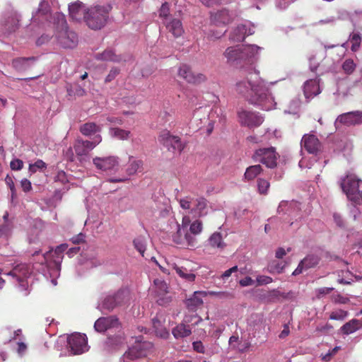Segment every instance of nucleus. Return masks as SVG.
Returning <instances> with one entry per match:
<instances>
[{
  "instance_id": "obj_1",
  "label": "nucleus",
  "mask_w": 362,
  "mask_h": 362,
  "mask_svg": "<svg viewBox=\"0 0 362 362\" xmlns=\"http://www.w3.org/2000/svg\"><path fill=\"white\" fill-rule=\"evenodd\" d=\"M235 88L250 104L263 110H269L275 105L268 86L258 73H249L246 78L236 83Z\"/></svg>"
},
{
  "instance_id": "obj_2",
  "label": "nucleus",
  "mask_w": 362,
  "mask_h": 362,
  "mask_svg": "<svg viewBox=\"0 0 362 362\" xmlns=\"http://www.w3.org/2000/svg\"><path fill=\"white\" fill-rule=\"evenodd\" d=\"M32 19L35 23H42L44 20L53 25L56 31V37L58 42L64 48H74L78 42V37L76 33L68 29L66 21L63 13L56 12L50 13V6L47 1L42 0L37 11L33 16Z\"/></svg>"
},
{
  "instance_id": "obj_3",
  "label": "nucleus",
  "mask_w": 362,
  "mask_h": 362,
  "mask_svg": "<svg viewBox=\"0 0 362 362\" xmlns=\"http://www.w3.org/2000/svg\"><path fill=\"white\" fill-rule=\"evenodd\" d=\"M259 47L256 45H237L228 47L223 52L227 62L240 64L250 63L251 59L257 54Z\"/></svg>"
},
{
  "instance_id": "obj_4",
  "label": "nucleus",
  "mask_w": 362,
  "mask_h": 362,
  "mask_svg": "<svg viewBox=\"0 0 362 362\" xmlns=\"http://www.w3.org/2000/svg\"><path fill=\"white\" fill-rule=\"evenodd\" d=\"M112 8L110 4L95 5L89 8L84 16L88 26L93 30L101 29L106 24Z\"/></svg>"
},
{
  "instance_id": "obj_5",
  "label": "nucleus",
  "mask_w": 362,
  "mask_h": 362,
  "mask_svg": "<svg viewBox=\"0 0 362 362\" xmlns=\"http://www.w3.org/2000/svg\"><path fill=\"white\" fill-rule=\"evenodd\" d=\"M129 293L127 290L119 289L113 294L104 298L100 304L102 311L112 312L115 308L127 305L129 303Z\"/></svg>"
},
{
  "instance_id": "obj_6",
  "label": "nucleus",
  "mask_w": 362,
  "mask_h": 362,
  "mask_svg": "<svg viewBox=\"0 0 362 362\" xmlns=\"http://www.w3.org/2000/svg\"><path fill=\"white\" fill-rule=\"evenodd\" d=\"M361 182L362 180L354 174H348L341 179L340 183L341 189L350 201H357L358 194L361 192L359 190Z\"/></svg>"
},
{
  "instance_id": "obj_7",
  "label": "nucleus",
  "mask_w": 362,
  "mask_h": 362,
  "mask_svg": "<svg viewBox=\"0 0 362 362\" xmlns=\"http://www.w3.org/2000/svg\"><path fill=\"white\" fill-rule=\"evenodd\" d=\"M153 345L151 342L137 341L123 355L124 362H130L137 358L146 357L151 352Z\"/></svg>"
},
{
  "instance_id": "obj_8",
  "label": "nucleus",
  "mask_w": 362,
  "mask_h": 362,
  "mask_svg": "<svg viewBox=\"0 0 362 362\" xmlns=\"http://www.w3.org/2000/svg\"><path fill=\"white\" fill-rule=\"evenodd\" d=\"M278 153L274 147L260 148L254 152L252 159L265 165L269 168H274L277 165Z\"/></svg>"
},
{
  "instance_id": "obj_9",
  "label": "nucleus",
  "mask_w": 362,
  "mask_h": 362,
  "mask_svg": "<svg viewBox=\"0 0 362 362\" xmlns=\"http://www.w3.org/2000/svg\"><path fill=\"white\" fill-rule=\"evenodd\" d=\"M202 321V319L197 315L186 316L181 323L173 329L172 333L175 339L189 337L192 334V327Z\"/></svg>"
},
{
  "instance_id": "obj_10",
  "label": "nucleus",
  "mask_w": 362,
  "mask_h": 362,
  "mask_svg": "<svg viewBox=\"0 0 362 362\" xmlns=\"http://www.w3.org/2000/svg\"><path fill=\"white\" fill-rule=\"evenodd\" d=\"M158 140L160 144L168 148L169 151H173V152L177 151L180 153L182 152L187 146V143L182 142L179 136L172 135L166 129L160 133Z\"/></svg>"
},
{
  "instance_id": "obj_11",
  "label": "nucleus",
  "mask_w": 362,
  "mask_h": 362,
  "mask_svg": "<svg viewBox=\"0 0 362 362\" xmlns=\"http://www.w3.org/2000/svg\"><path fill=\"white\" fill-rule=\"evenodd\" d=\"M67 349L71 355H79L88 351L86 334L75 333L67 339Z\"/></svg>"
},
{
  "instance_id": "obj_12",
  "label": "nucleus",
  "mask_w": 362,
  "mask_h": 362,
  "mask_svg": "<svg viewBox=\"0 0 362 362\" xmlns=\"http://www.w3.org/2000/svg\"><path fill=\"white\" fill-rule=\"evenodd\" d=\"M177 76L187 83L193 85H199L206 81V76L204 74L193 71L189 66L185 64L179 66Z\"/></svg>"
},
{
  "instance_id": "obj_13",
  "label": "nucleus",
  "mask_w": 362,
  "mask_h": 362,
  "mask_svg": "<svg viewBox=\"0 0 362 362\" xmlns=\"http://www.w3.org/2000/svg\"><path fill=\"white\" fill-rule=\"evenodd\" d=\"M31 274L29 266L26 264H17L13 269L6 274L11 276L13 279L18 282L22 291H26L28 286L27 279Z\"/></svg>"
},
{
  "instance_id": "obj_14",
  "label": "nucleus",
  "mask_w": 362,
  "mask_h": 362,
  "mask_svg": "<svg viewBox=\"0 0 362 362\" xmlns=\"http://www.w3.org/2000/svg\"><path fill=\"white\" fill-rule=\"evenodd\" d=\"M152 289L158 305L165 306L171 302L172 298L168 296V286L165 281L160 279H155Z\"/></svg>"
},
{
  "instance_id": "obj_15",
  "label": "nucleus",
  "mask_w": 362,
  "mask_h": 362,
  "mask_svg": "<svg viewBox=\"0 0 362 362\" xmlns=\"http://www.w3.org/2000/svg\"><path fill=\"white\" fill-rule=\"evenodd\" d=\"M241 125L249 128L259 127L263 122V118L256 112L242 110L238 112Z\"/></svg>"
},
{
  "instance_id": "obj_16",
  "label": "nucleus",
  "mask_w": 362,
  "mask_h": 362,
  "mask_svg": "<svg viewBox=\"0 0 362 362\" xmlns=\"http://www.w3.org/2000/svg\"><path fill=\"white\" fill-rule=\"evenodd\" d=\"M2 26L6 33H15L21 26V15L16 11L7 12L4 16Z\"/></svg>"
},
{
  "instance_id": "obj_17",
  "label": "nucleus",
  "mask_w": 362,
  "mask_h": 362,
  "mask_svg": "<svg viewBox=\"0 0 362 362\" xmlns=\"http://www.w3.org/2000/svg\"><path fill=\"white\" fill-rule=\"evenodd\" d=\"M336 123L350 127L362 124V111H353L338 116Z\"/></svg>"
},
{
  "instance_id": "obj_18",
  "label": "nucleus",
  "mask_w": 362,
  "mask_h": 362,
  "mask_svg": "<svg viewBox=\"0 0 362 362\" xmlns=\"http://www.w3.org/2000/svg\"><path fill=\"white\" fill-rule=\"evenodd\" d=\"M93 163L98 170L103 171L114 170L119 164L118 158L113 156L95 157L93 159Z\"/></svg>"
},
{
  "instance_id": "obj_19",
  "label": "nucleus",
  "mask_w": 362,
  "mask_h": 362,
  "mask_svg": "<svg viewBox=\"0 0 362 362\" xmlns=\"http://www.w3.org/2000/svg\"><path fill=\"white\" fill-rule=\"evenodd\" d=\"M173 240L175 243L180 245L194 246L196 243V238L186 230L180 228V225L177 224V230L173 235Z\"/></svg>"
},
{
  "instance_id": "obj_20",
  "label": "nucleus",
  "mask_w": 362,
  "mask_h": 362,
  "mask_svg": "<svg viewBox=\"0 0 362 362\" xmlns=\"http://www.w3.org/2000/svg\"><path fill=\"white\" fill-rule=\"evenodd\" d=\"M301 146L309 153L317 154L320 151L322 144L314 134H305L301 139Z\"/></svg>"
},
{
  "instance_id": "obj_21",
  "label": "nucleus",
  "mask_w": 362,
  "mask_h": 362,
  "mask_svg": "<svg viewBox=\"0 0 362 362\" xmlns=\"http://www.w3.org/2000/svg\"><path fill=\"white\" fill-rule=\"evenodd\" d=\"M320 258L316 255H308L298 264L297 268L293 271L292 275L297 276L310 268L316 267L320 262Z\"/></svg>"
},
{
  "instance_id": "obj_22",
  "label": "nucleus",
  "mask_w": 362,
  "mask_h": 362,
  "mask_svg": "<svg viewBox=\"0 0 362 362\" xmlns=\"http://www.w3.org/2000/svg\"><path fill=\"white\" fill-rule=\"evenodd\" d=\"M119 325V320L115 316L102 317L98 319L94 325L97 332H104L107 329Z\"/></svg>"
},
{
  "instance_id": "obj_23",
  "label": "nucleus",
  "mask_w": 362,
  "mask_h": 362,
  "mask_svg": "<svg viewBox=\"0 0 362 362\" xmlns=\"http://www.w3.org/2000/svg\"><path fill=\"white\" fill-rule=\"evenodd\" d=\"M152 323L156 336L163 339H167L169 337L170 334L165 327V319L162 315H157L152 320Z\"/></svg>"
},
{
  "instance_id": "obj_24",
  "label": "nucleus",
  "mask_w": 362,
  "mask_h": 362,
  "mask_svg": "<svg viewBox=\"0 0 362 362\" xmlns=\"http://www.w3.org/2000/svg\"><path fill=\"white\" fill-rule=\"evenodd\" d=\"M169 33L175 37H180L184 33V29L180 20L170 18L168 21H163Z\"/></svg>"
},
{
  "instance_id": "obj_25",
  "label": "nucleus",
  "mask_w": 362,
  "mask_h": 362,
  "mask_svg": "<svg viewBox=\"0 0 362 362\" xmlns=\"http://www.w3.org/2000/svg\"><path fill=\"white\" fill-rule=\"evenodd\" d=\"M35 61L36 58L34 57H18L13 59L12 66L18 71H25L29 69Z\"/></svg>"
},
{
  "instance_id": "obj_26",
  "label": "nucleus",
  "mask_w": 362,
  "mask_h": 362,
  "mask_svg": "<svg viewBox=\"0 0 362 362\" xmlns=\"http://www.w3.org/2000/svg\"><path fill=\"white\" fill-rule=\"evenodd\" d=\"M74 148L77 156H86L90 151L93 149V145H92L90 141L78 139L74 144Z\"/></svg>"
},
{
  "instance_id": "obj_27",
  "label": "nucleus",
  "mask_w": 362,
  "mask_h": 362,
  "mask_svg": "<svg viewBox=\"0 0 362 362\" xmlns=\"http://www.w3.org/2000/svg\"><path fill=\"white\" fill-rule=\"evenodd\" d=\"M69 11L70 17L75 21H80L84 19L86 10L82 3L75 2L69 6Z\"/></svg>"
},
{
  "instance_id": "obj_28",
  "label": "nucleus",
  "mask_w": 362,
  "mask_h": 362,
  "mask_svg": "<svg viewBox=\"0 0 362 362\" xmlns=\"http://www.w3.org/2000/svg\"><path fill=\"white\" fill-rule=\"evenodd\" d=\"M303 90L305 98H313L320 93V85L316 80H308L304 84Z\"/></svg>"
},
{
  "instance_id": "obj_29",
  "label": "nucleus",
  "mask_w": 362,
  "mask_h": 362,
  "mask_svg": "<svg viewBox=\"0 0 362 362\" xmlns=\"http://www.w3.org/2000/svg\"><path fill=\"white\" fill-rule=\"evenodd\" d=\"M95 58L100 61H110L112 62H120L122 60L120 55H117L115 52L110 49H107L101 53L96 54Z\"/></svg>"
},
{
  "instance_id": "obj_30",
  "label": "nucleus",
  "mask_w": 362,
  "mask_h": 362,
  "mask_svg": "<svg viewBox=\"0 0 362 362\" xmlns=\"http://www.w3.org/2000/svg\"><path fill=\"white\" fill-rule=\"evenodd\" d=\"M173 268L175 270L177 275H179V276L184 280L189 282H192L195 280L196 275L185 267L179 266L176 264H174L173 265Z\"/></svg>"
},
{
  "instance_id": "obj_31",
  "label": "nucleus",
  "mask_w": 362,
  "mask_h": 362,
  "mask_svg": "<svg viewBox=\"0 0 362 362\" xmlns=\"http://www.w3.org/2000/svg\"><path fill=\"white\" fill-rule=\"evenodd\" d=\"M199 295L206 296V292L204 291H195L194 296L187 299L186 300V306L190 310H196L198 307L203 304L202 299L199 296Z\"/></svg>"
},
{
  "instance_id": "obj_32",
  "label": "nucleus",
  "mask_w": 362,
  "mask_h": 362,
  "mask_svg": "<svg viewBox=\"0 0 362 362\" xmlns=\"http://www.w3.org/2000/svg\"><path fill=\"white\" fill-rule=\"evenodd\" d=\"M263 171L262 167L259 164L250 165L246 168L244 174V180L250 182L254 180Z\"/></svg>"
},
{
  "instance_id": "obj_33",
  "label": "nucleus",
  "mask_w": 362,
  "mask_h": 362,
  "mask_svg": "<svg viewBox=\"0 0 362 362\" xmlns=\"http://www.w3.org/2000/svg\"><path fill=\"white\" fill-rule=\"evenodd\" d=\"M247 33V28L244 25H239L231 32L230 39L234 42H243Z\"/></svg>"
},
{
  "instance_id": "obj_34",
  "label": "nucleus",
  "mask_w": 362,
  "mask_h": 362,
  "mask_svg": "<svg viewBox=\"0 0 362 362\" xmlns=\"http://www.w3.org/2000/svg\"><path fill=\"white\" fill-rule=\"evenodd\" d=\"M143 165L144 163L141 160L133 159L131 157L126 172L129 175H135L137 172H141L143 170Z\"/></svg>"
},
{
  "instance_id": "obj_35",
  "label": "nucleus",
  "mask_w": 362,
  "mask_h": 362,
  "mask_svg": "<svg viewBox=\"0 0 362 362\" xmlns=\"http://www.w3.org/2000/svg\"><path fill=\"white\" fill-rule=\"evenodd\" d=\"M80 132L85 136H90L100 132V127L94 122H87L80 127Z\"/></svg>"
},
{
  "instance_id": "obj_36",
  "label": "nucleus",
  "mask_w": 362,
  "mask_h": 362,
  "mask_svg": "<svg viewBox=\"0 0 362 362\" xmlns=\"http://www.w3.org/2000/svg\"><path fill=\"white\" fill-rule=\"evenodd\" d=\"M360 325L361 324L358 320L353 319L349 322L345 323L341 327V329L344 334H349L358 329Z\"/></svg>"
},
{
  "instance_id": "obj_37",
  "label": "nucleus",
  "mask_w": 362,
  "mask_h": 362,
  "mask_svg": "<svg viewBox=\"0 0 362 362\" xmlns=\"http://www.w3.org/2000/svg\"><path fill=\"white\" fill-rule=\"evenodd\" d=\"M349 42L351 44V49L352 52H357L361 43V35L359 32H352L349 37Z\"/></svg>"
},
{
  "instance_id": "obj_38",
  "label": "nucleus",
  "mask_w": 362,
  "mask_h": 362,
  "mask_svg": "<svg viewBox=\"0 0 362 362\" xmlns=\"http://www.w3.org/2000/svg\"><path fill=\"white\" fill-rule=\"evenodd\" d=\"M212 20L216 23L226 25L230 22V16L227 10H221L212 16Z\"/></svg>"
},
{
  "instance_id": "obj_39",
  "label": "nucleus",
  "mask_w": 362,
  "mask_h": 362,
  "mask_svg": "<svg viewBox=\"0 0 362 362\" xmlns=\"http://www.w3.org/2000/svg\"><path fill=\"white\" fill-rule=\"evenodd\" d=\"M209 243L213 247L223 249L226 246L225 243L223 242L222 235L220 233H213L209 239Z\"/></svg>"
},
{
  "instance_id": "obj_40",
  "label": "nucleus",
  "mask_w": 362,
  "mask_h": 362,
  "mask_svg": "<svg viewBox=\"0 0 362 362\" xmlns=\"http://www.w3.org/2000/svg\"><path fill=\"white\" fill-rule=\"evenodd\" d=\"M110 134L112 136L118 139L125 140L127 139L130 135V132L119 128H110Z\"/></svg>"
},
{
  "instance_id": "obj_41",
  "label": "nucleus",
  "mask_w": 362,
  "mask_h": 362,
  "mask_svg": "<svg viewBox=\"0 0 362 362\" xmlns=\"http://www.w3.org/2000/svg\"><path fill=\"white\" fill-rule=\"evenodd\" d=\"M286 263L284 261L279 262L277 260H272L269 263V272L280 274L286 267Z\"/></svg>"
},
{
  "instance_id": "obj_42",
  "label": "nucleus",
  "mask_w": 362,
  "mask_h": 362,
  "mask_svg": "<svg viewBox=\"0 0 362 362\" xmlns=\"http://www.w3.org/2000/svg\"><path fill=\"white\" fill-rule=\"evenodd\" d=\"M134 247L139 252V253L144 257V252L146 248V240L143 236H139L136 238L133 241Z\"/></svg>"
},
{
  "instance_id": "obj_43",
  "label": "nucleus",
  "mask_w": 362,
  "mask_h": 362,
  "mask_svg": "<svg viewBox=\"0 0 362 362\" xmlns=\"http://www.w3.org/2000/svg\"><path fill=\"white\" fill-rule=\"evenodd\" d=\"M341 67L346 74L351 75L354 72L356 64L353 59H347L343 62Z\"/></svg>"
},
{
  "instance_id": "obj_44",
  "label": "nucleus",
  "mask_w": 362,
  "mask_h": 362,
  "mask_svg": "<svg viewBox=\"0 0 362 362\" xmlns=\"http://www.w3.org/2000/svg\"><path fill=\"white\" fill-rule=\"evenodd\" d=\"M202 229L203 226L202 221L199 220H196L190 224L189 233L194 238V236L201 233Z\"/></svg>"
},
{
  "instance_id": "obj_45",
  "label": "nucleus",
  "mask_w": 362,
  "mask_h": 362,
  "mask_svg": "<svg viewBox=\"0 0 362 362\" xmlns=\"http://www.w3.org/2000/svg\"><path fill=\"white\" fill-rule=\"evenodd\" d=\"M269 187L270 183L268 180L261 177L257 179V189L259 194H267Z\"/></svg>"
},
{
  "instance_id": "obj_46",
  "label": "nucleus",
  "mask_w": 362,
  "mask_h": 362,
  "mask_svg": "<svg viewBox=\"0 0 362 362\" xmlns=\"http://www.w3.org/2000/svg\"><path fill=\"white\" fill-rule=\"evenodd\" d=\"M47 168V164L40 159L36 160L34 163L29 165V172L33 174L37 171V169L42 170Z\"/></svg>"
},
{
  "instance_id": "obj_47",
  "label": "nucleus",
  "mask_w": 362,
  "mask_h": 362,
  "mask_svg": "<svg viewBox=\"0 0 362 362\" xmlns=\"http://www.w3.org/2000/svg\"><path fill=\"white\" fill-rule=\"evenodd\" d=\"M170 14V6L168 3L165 2L161 5V7L159 10V16L160 18H164V21H168L170 18H168Z\"/></svg>"
},
{
  "instance_id": "obj_48",
  "label": "nucleus",
  "mask_w": 362,
  "mask_h": 362,
  "mask_svg": "<svg viewBox=\"0 0 362 362\" xmlns=\"http://www.w3.org/2000/svg\"><path fill=\"white\" fill-rule=\"evenodd\" d=\"M347 311L343 310L333 311L329 315V319L334 320H343L347 316Z\"/></svg>"
},
{
  "instance_id": "obj_49",
  "label": "nucleus",
  "mask_w": 362,
  "mask_h": 362,
  "mask_svg": "<svg viewBox=\"0 0 362 362\" xmlns=\"http://www.w3.org/2000/svg\"><path fill=\"white\" fill-rule=\"evenodd\" d=\"M120 73V70L118 68L113 67L110 69L109 74L105 78V83H107L113 81Z\"/></svg>"
},
{
  "instance_id": "obj_50",
  "label": "nucleus",
  "mask_w": 362,
  "mask_h": 362,
  "mask_svg": "<svg viewBox=\"0 0 362 362\" xmlns=\"http://www.w3.org/2000/svg\"><path fill=\"white\" fill-rule=\"evenodd\" d=\"M333 329V326L329 323H326L324 325H319L316 327V332L322 334H328Z\"/></svg>"
},
{
  "instance_id": "obj_51",
  "label": "nucleus",
  "mask_w": 362,
  "mask_h": 362,
  "mask_svg": "<svg viewBox=\"0 0 362 362\" xmlns=\"http://www.w3.org/2000/svg\"><path fill=\"white\" fill-rule=\"evenodd\" d=\"M257 285H266L272 282V278L268 276L260 275L256 279Z\"/></svg>"
},
{
  "instance_id": "obj_52",
  "label": "nucleus",
  "mask_w": 362,
  "mask_h": 362,
  "mask_svg": "<svg viewBox=\"0 0 362 362\" xmlns=\"http://www.w3.org/2000/svg\"><path fill=\"white\" fill-rule=\"evenodd\" d=\"M10 166L13 170H19L23 168V162L21 159H13L11 161Z\"/></svg>"
},
{
  "instance_id": "obj_53",
  "label": "nucleus",
  "mask_w": 362,
  "mask_h": 362,
  "mask_svg": "<svg viewBox=\"0 0 362 362\" xmlns=\"http://www.w3.org/2000/svg\"><path fill=\"white\" fill-rule=\"evenodd\" d=\"M340 349V346H335L332 350H329L328 353L322 356V360L325 361H329L332 356H334Z\"/></svg>"
},
{
  "instance_id": "obj_54",
  "label": "nucleus",
  "mask_w": 362,
  "mask_h": 362,
  "mask_svg": "<svg viewBox=\"0 0 362 362\" xmlns=\"http://www.w3.org/2000/svg\"><path fill=\"white\" fill-rule=\"evenodd\" d=\"M192 347L194 351L199 354L205 353V347L201 341H196L192 343Z\"/></svg>"
},
{
  "instance_id": "obj_55",
  "label": "nucleus",
  "mask_w": 362,
  "mask_h": 362,
  "mask_svg": "<svg viewBox=\"0 0 362 362\" xmlns=\"http://www.w3.org/2000/svg\"><path fill=\"white\" fill-rule=\"evenodd\" d=\"M196 210H198L201 214L202 210L204 209L206 206V199L201 197L196 199Z\"/></svg>"
},
{
  "instance_id": "obj_56",
  "label": "nucleus",
  "mask_w": 362,
  "mask_h": 362,
  "mask_svg": "<svg viewBox=\"0 0 362 362\" xmlns=\"http://www.w3.org/2000/svg\"><path fill=\"white\" fill-rule=\"evenodd\" d=\"M21 186L25 192H28L32 189L31 182L26 178H24L21 181Z\"/></svg>"
},
{
  "instance_id": "obj_57",
  "label": "nucleus",
  "mask_w": 362,
  "mask_h": 362,
  "mask_svg": "<svg viewBox=\"0 0 362 362\" xmlns=\"http://www.w3.org/2000/svg\"><path fill=\"white\" fill-rule=\"evenodd\" d=\"M72 243L78 245L85 242V235L83 233H79L71 238Z\"/></svg>"
},
{
  "instance_id": "obj_58",
  "label": "nucleus",
  "mask_w": 362,
  "mask_h": 362,
  "mask_svg": "<svg viewBox=\"0 0 362 362\" xmlns=\"http://www.w3.org/2000/svg\"><path fill=\"white\" fill-rule=\"evenodd\" d=\"M202 4L207 7H212L214 6L219 5L222 3L223 0H199Z\"/></svg>"
},
{
  "instance_id": "obj_59",
  "label": "nucleus",
  "mask_w": 362,
  "mask_h": 362,
  "mask_svg": "<svg viewBox=\"0 0 362 362\" xmlns=\"http://www.w3.org/2000/svg\"><path fill=\"white\" fill-rule=\"evenodd\" d=\"M291 251V248L288 247L287 249V251H286L284 250V248L283 247H279L276 250V252H275V257L277 258V259H282L287 253V252H290Z\"/></svg>"
},
{
  "instance_id": "obj_60",
  "label": "nucleus",
  "mask_w": 362,
  "mask_h": 362,
  "mask_svg": "<svg viewBox=\"0 0 362 362\" xmlns=\"http://www.w3.org/2000/svg\"><path fill=\"white\" fill-rule=\"evenodd\" d=\"M255 283V281L250 276H246L243 279H240L239 284L241 286H252Z\"/></svg>"
},
{
  "instance_id": "obj_61",
  "label": "nucleus",
  "mask_w": 362,
  "mask_h": 362,
  "mask_svg": "<svg viewBox=\"0 0 362 362\" xmlns=\"http://www.w3.org/2000/svg\"><path fill=\"white\" fill-rule=\"evenodd\" d=\"M191 220L189 216H184L182 219V224L180 225V228H183L186 230H187V228L189 226H190Z\"/></svg>"
},
{
  "instance_id": "obj_62",
  "label": "nucleus",
  "mask_w": 362,
  "mask_h": 362,
  "mask_svg": "<svg viewBox=\"0 0 362 362\" xmlns=\"http://www.w3.org/2000/svg\"><path fill=\"white\" fill-rule=\"evenodd\" d=\"M224 33H225V32L217 33L214 30H210V33L208 34V38L211 40H215L221 38V37L222 35H223Z\"/></svg>"
},
{
  "instance_id": "obj_63",
  "label": "nucleus",
  "mask_w": 362,
  "mask_h": 362,
  "mask_svg": "<svg viewBox=\"0 0 362 362\" xmlns=\"http://www.w3.org/2000/svg\"><path fill=\"white\" fill-rule=\"evenodd\" d=\"M67 247H68L67 244H65V243L61 244L55 248L54 254L57 256H60L67 249Z\"/></svg>"
},
{
  "instance_id": "obj_64",
  "label": "nucleus",
  "mask_w": 362,
  "mask_h": 362,
  "mask_svg": "<svg viewBox=\"0 0 362 362\" xmlns=\"http://www.w3.org/2000/svg\"><path fill=\"white\" fill-rule=\"evenodd\" d=\"M180 204L183 209H189L191 207V202L188 197L181 199L180 200Z\"/></svg>"
}]
</instances>
